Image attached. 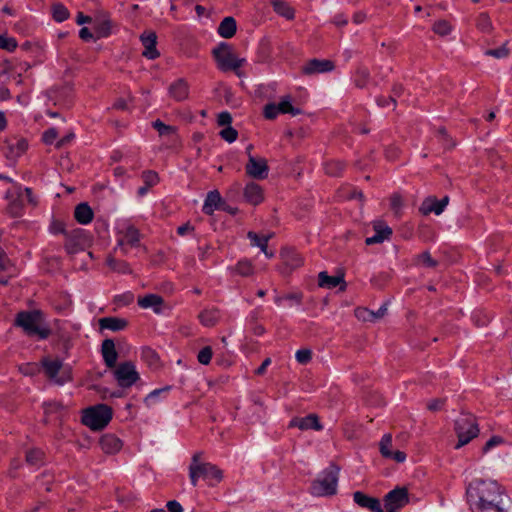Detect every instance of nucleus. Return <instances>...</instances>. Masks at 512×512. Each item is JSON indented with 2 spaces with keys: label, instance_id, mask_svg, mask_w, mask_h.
<instances>
[{
  "label": "nucleus",
  "instance_id": "obj_41",
  "mask_svg": "<svg viewBox=\"0 0 512 512\" xmlns=\"http://www.w3.org/2000/svg\"><path fill=\"white\" fill-rule=\"evenodd\" d=\"M476 25L482 32H489L492 29V22L487 13H481L477 17Z\"/></svg>",
  "mask_w": 512,
  "mask_h": 512
},
{
  "label": "nucleus",
  "instance_id": "obj_56",
  "mask_svg": "<svg viewBox=\"0 0 512 512\" xmlns=\"http://www.w3.org/2000/svg\"><path fill=\"white\" fill-rule=\"evenodd\" d=\"M57 130L50 128L43 133L42 139L46 144H52L57 138Z\"/></svg>",
  "mask_w": 512,
  "mask_h": 512
},
{
  "label": "nucleus",
  "instance_id": "obj_63",
  "mask_svg": "<svg viewBox=\"0 0 512 512\" xmlns=\"http://www.w3.org/2000/svg\"><path fill=\"white\" fill-rule=\"evenodd\" d=\"M167 508L170 512H182L183 511L181 504L175 500L169 501L167 503Z\"/></svg>",
  "mask_w": 512,
  "mask_h": 512
},
{
  "label": "nucleus",
  "instance_id": "obj_26",
  "mask_svg": "<svg viewBox=\"0 0 512 512\" xmlns=\"http://www.w3.org/2000/svg\"><path fill=\"white\" fill-rule=\"evenodd\" d=\"M318 279H319V286L320 287L332 289V288L337 287L340 284H343L341 286V290L345 289V283H344L343 275L330 276V275L327 274V272L322 271V272L319 273Z\"/></svg>",
  "mask_w": 512,
  "mask_h": 512
},
{
  "label": "nucleus",
  "instance_id": "obj_20",
  "mask_svg": "<svg viewBox=\"0 0 512 512\" xmlns=\"http://www.w3.org/2000/svg\"><path fill=\"white\" fill-rule=\"evenodd\" d=\"M289 427H297L300 430H308V429H314V430H321L322 426L319 423L318 417L314 414H310L306 417L302 418H294L290 421Z\"/></svg>",
  "mask_w": 512,
  "mask_h": 512
},
{
  "label": "nucleus",
  "instance_id": "obj_61",
  "mask_svg": "<svg viewBox=\"0 0 512 512\" xmlns=\"http://www.w3.org/2000/svg\"><path fill=\"white\" fill-rule=\"evenodd\" d=\"M387 313V306L383 304L377 311H373V322L378 321Z\"/></svg>",
  "mask_w": 512,
  "mask_h": 512
},
{
  "label": "nucleus",
  "instance_id": "obj_47",
  "mask_svg": "<svg viewBox=\"0 0 512 512\" xmlns=\"http://www.w3.org/2000/svg\"><path fill=\"white\" fill-rule=\"evenodd\" d=\"M417 263L424 267H430V268L435 267L437 264V262L434 259H432L429 252H423L420 255H418Z\"/></svg>",
  "mask_w": 512,
  "mask_h": 512
},
{
  "label": "nucleus",
  "instance_id": "obj_2",
  "mask_svg": "<svg viewBox=\"0 0 512 512\" xmlns=\"http://www.w3.org/2000/svg\"><path fill=\"white\" fill-rule=\"evenodd\" d=\"M199 457V453L194 454L189 466L191 484L196 486L200 478L207 481L209 485H215L220 482L222 479V471L211 463L200 462Z\"/></svg>",
  "mask_w": 512,
  "mask_h": 512
},
{
  "label": "nucleus",
  "instance_id": "obj_44",
  "mask_svg": "<svg viewBox=\"0 0 512 512\" xmlns=\"http://www.w3.org/2000/svg\"><path fill=\"white\" fill-rule=\"evenodd\" d=\"M503 505V497L496 499V501H487L485 503L474 504L471 507L472 512H478L481 509L495 508Z\"/></svg>",
  "mask_w": 512,
  "mask_h": 512
},
{
  "label": "nucleus",
  "instance_id": "obj_49",
  "mask_svg": "<svg viewBox=\"0 0 512 512\" xmlns=\"http://www.w3.org/2000/svg\"><path fill=\"white\" fill-rule=\"evenodd\" d=\"M212 349L210 346H206L203 349H201L197 355V359L199 363L203 365H207L210 363L212 358Z\"/></svg>",
  "mask_w": 512,
  "mask_h": 512
},
{
  "label": "nucleus",
  "instance_id": "obj_51",
  "mask_svg": "<svg viewBox=\"0 0 512 512\" xmlns=\"http://www.w3.org/2000/svg\"><path fill=\"white\" fill-rule=\"evenodd\" d=\"M278 105L275 103H268L264 107V116L267 119H275L278 114H280V111L278 110Z\"/></svg>",
  "mask_w": 512,
  "mask_h": 512
},
{
  "label": "nucleus",
  "instance_id": "obj_45",
  "mask_svg": "<svg viewBox=\"0 0 512 512\" xmlns=\"http://www.w3.org/2000/svg\"><path fill=\"white\" fill-rule=\"evenodd\" d=\"M69 16L67 8L61 4L54 5L53 7V18L57 22H63Z\"/></svg>",
  "mask_w": 512,
  "mask_h": 512
},
{
  "label": "nucleus",
  "instance_id": "obj_22",
  "mask_svg": "<svg viewBox=\"0 0 512 512\" xmlns=\"http://www.w3.org/2000/svg\"><path fill=\"white\" fill-rule=\"evenodd\" d=\"M137 303L143 309H152L157 314L162 312L163 298L157 294L139 297Z\"/></svg>",
  "mask_w": 512,
  "mask_h": 512
},
{
  "label": "nucleus",
  "instance_id": "obj_60",
  "mask_svg": "<svg viewBox=\"0 0 512 512\" xmlns=\"http://www.w3.org/2000/svg\"><path fill=\"white\" fill-rule=\"evenodd\" d=\"M377 104L381 107H388L390 104L393 106L395 105V98L394 97H379L377 99Z\"/></svg>",
  "mask_w": 512,
  "mask_h": 512
},
{
  "label": "nucleus",
  "instance_id": "obj_58",
  "mask_svg": "<svg viewBox=\"0 0 512 512\" xmlns=\"http://www.w3.org/2000/svg\"><path fill=\"white\" fill-rule=\"evenodd\" d=\"M231 121H232V117H231L230 113H228V112H221L218 115L217 122L220 126L228 127V126H230Z\"/></svg>",
  "mask_w": 512,
  "mask_h": 512
},
{
  "label": "nucleus",
  "instance_id": "obj_30",
  "mask_svg": "<svg viewBox=\"0 0 512 512\" xmlns=\"http://www.w3.org/2000/svg\"><path fill=\"white\" fill-rule=\"evenodd\" d=\"M100 329L111 331H121L127 326V321L117 317H104L99 319Z\"/></svg>",
  "mask_w": 512,
  "mask_h": 512
},
{
  "label": "nucleus",
  "instance_id": "obj_31",
  "mask_svg": "<svg viewBox=\"0 0 512 512\" xmlns=\"http://www.w3.org/2000/svg\"><path fill=\"white\" fill-rule=\"evenodd\" d=\"M75 219L83 225L90 223L93 219V211L87 203H80L74 212Z\"/></svg>",
  "mask_w": 512,
  "mask_h": 512
},
{
  "label": "nucleus",
  "instance_id": "obj_35",
  "mask_svg": "<svg viewBox=\"0 0 512 512\" xmlns=\"http://www.w3.org/2000/svg\"><path fill=\"white\" fill-rule=\"evenodd\" d=\"M247 237L250 240L251 245L259 247L261 251H265L272 234L259 236L257 233L250 231L248 232Z\"/></svg>",
  "mask_w": 512,
  "mask_h": 512
},
{
  "label": "nucleus",
  "instance_id": "obj_43",
  "mask_svg": "<svg viewBox=\"0 0 512 512\" xmlns=\"http://www.w3.org/2000/svg\"><path fill=\"white\" fill-rule=\"evenodd\" d=\"M17 47V41L15 38L7 36V35H0V48L4 49L6 51L12 52Z\"/></svg>",
  "mask_w": 512,
  "mask_h": 512
},
{
  "label": "nucleus",
  "instance_id": "obj_25",
  "mask_svg": "<svg viewBox=\"0 0 512 512\" xmlns=\"http://www.w3.org/2000/svg\"><path fill=\"white\" fill-rule=\"evenodd\" d=\"M244 197L248 203L258 205L263 200L262 188L254 182H249L245 186Z\"/></svg>",
  "mask_w": 512,
  "mask_h": 512
},
{
  "label": "nucleus",
  "instance_id": "obj_4",
  "mask_svg": "<svg viewBox=\"0 0 512 512\" xmlns=\"http://www.w3.org/2000/svg\"><path fill=\"white\" fill-rule=\"evenodd\" d=\"M213 55L217 62V66L221 71L227 72L233 70L236 72L237 76H240L238 69L246 62V60L236 56L229 44L221 42L216 48H214Z\"/></svg>",
  "mask_w": 512,
  "mask_h": 512
},
{
  "label": "nucleus",
  "instance_id": "obj_57",
  "mask_svg": "<svg viewBox=\"0 0 512 512\" xmlns=\"http://www.w3.org/2000/svg\"><path fill=\"white\" fill-rule=\"evenodd\" d=\"M503 442V439L499 436H494L492 438H490L486 444L484 445L483 447V451L486 453L488 452L489 450H491L492 448L500 445L501 443Z\"/></svg>",
  "mask_w": 512,
  "mask_h": 512
},
{
  "label": "nucleus",
  "instance_id": "obj_15",
  "mask_svg": "<svg viewBox=\"0 0 512 512\" xmlns=\"http://www.w3.org/2000/svg\"><path fill=\"white\" fill-rule=\"evenodd\" d=\"M391 447H392V436H391V434H385L379 443V449H380L381 455L385 458H391L398 463L404 462L406 459V454L402 451L393 452L391 450Z\"/></svg>",
  "mask_w": 512,
  "mask_h": 512
},
{
  "label": "nucleus",
  "instance_id": "obj_36",
  "mask_svg": "<svg viewBox=\"0 0 512 512\" xmlns=\"http://www.w3.org/2000/svg\"><path fill=\"white\" fill-rule=\"evenodd\" d=\"M108 267L118 273L127 274L130 273L129 264L125 261L117 260L113 257H109L106 261Z\"/></svg>",
  "mask_w": 512,
  "mask_h": 512
},
{
  "label": "nucleus",
  "instance_id": "obj_52",
  "mask_svg": "<svg viewBox=\"0 0 512 512\" xmlns=\"http://www.w3.org/2000/svg\"><path fill=\"white\" fill-rule=\"evenodd\" d=\"M285 263L291 269H295L302 264V258L300 257V255H298L296 253H291V254L285 256Z\"/></svg>",
  "mask_w": 512,
  "mask_h": 512
},
{
  "label": "nucleus",
  "instance_id": "obj_18",
  "mask_svg": "<svg viewBox=\"0 0 512 512\" xmlns=\"http://www.w3.org/2000/svg\"><path fill=\"white\" fill-rule=\"evenodd\" d=\"M354 501L361 507L371 512H384L380 501L377 498L369 497L366 494L357 491L353 494Z\"/></svg>",
  "mask_w": 512,
  "mask_h": 512
},
{
  "label": "nucleus",
  "instance_id": "obj_10",
  "mask_svg": "<svg viewBox=\"0 0 512 512\" xmlns=\"http://www.w3.org/2000/svg\"><path fill=\"white\" fill-rule=\"evenodd\" d=\"M383 501L384 512H399L409 502L408 490L405 487H396L385 495Z\"/></svg>",
  "mask_w": 512,
  "mask_h": 512
},
{
  "label": "nucleus",
  "instance_id": "obj_9",
  "mask_svg": "<svg viewBox=\"0 0 512 512\" xmlns=\"http://www.w3.org/2000/svg\"><path fill=\"white\" fill-rule=\"evenodd\" d=\"M41 315L38 311H23L17 314L15 324L21 327L28 335L39 334L41 338L46 337V333L40 329Z\"/></svg>",
  "mask_w": 512,
  "mask_h": 512
},
{
  "label": "nucleus",
  "instance_id": "obj_54",
  "mask_svg": "<svg viewBox=\"0 0 512 512\" xmlns=\"http://www.w3.org/2000/svg\"><path fill=\"white\" fill-rule=\"evenodd\" d=\"M295 358L300 364H306L311 360L312 352L309 349H300L296 352Z\"/></svg>",
  "mask_w": 512,
  "mask_h": 512
},
{
  "label": "nucleus",
  "instance_id": "obj_64",
  "mask_svg": "<svg viewBox=\"0 0 512 512\" xmlns=\"http://www.w3.org/2000/svg\"><path fill=\"white\" fill-rule=\"evenodd\" d=\"M79 37L85 41H89L93 38V35L88 28L83 27L79 31Z\"/></svg>",
  "mask_w": 512,
  "mask_h": 512
},
{
  "label": "nucleus",
  "instance_id": "obj_1",
  "mask_svg": "<svg viewBox=\"0 0 512 512\" xmlns=\"http://www.w3.org/2000/svg\"><path fill=\"white\" fill-rule=\"evenodd\" d=\"M466 494L470 506L491 500L496 501L503 497L500 487L495 481L481 479L472 481L467 487Z\"/></svg>",
  "mask_w": 512,
  "mask_h": 512
},
{
  "label": "nucleus",
  "instance_id": "obj_23",
  "mask_svg": "<svg viewBox=\"0 0 512 512\" xmlns=\"http://www.w3.org/2000/svg\"><path fill=\"white\" fill-rule=\"evenodd\" d=\"M102 356L107 367L113 368L116 365L118 353L115 349V344L112 339H105L102 342Z\"/></svg>",
  "mask_w": 512,
  "mask_h": 512
},
{
  "label": "nucleus",
  "instance_id": "obj_40",
  "mask_svg": "<svg viewBox=\"0 0 512 512\" xmlns=\"http://www.w3.org/2000/svg\"><path fill=\"white\" fill-rule=\"evenodd\" d=\"M235 271L241 276H249L253 274L254 268L249 260H240L236 266Z\"/></svg>",
  "mask_w": 512,
  "mask_h": 512
},
{
  "label": "nucleus",
  "instance_id": "obj_24",
  "mask_svg": "<svg viewBox=\"0 0 512 512\" xmlns=\"http://www.w3.org/2000/svg\"><path fill=\"white\" fill-rule=\"evenodd\" d=\"M224 204V201L217 190H213L208 192L204 204H203V212L206 215H212L215 210L220 209L221 205Z\"/></svg>",
  "mask_w": 512,
  "mask_h": 512
},
{
  "label": "nucleus",
  "instance_id": "obj_3",
  "mask_svg": "<svg viewBox=\"0 0 512 512\" xmlns=\"http://www.w3.org/2000/svg\"><path fill=\"white\" fill-rule=\"evenodd\" d=\"M116 231V249L126 255L130 248L140 245L139 230L131 223L130 220L120 219L115 224Z\"/></svg>",
  "mask_w": 512,
  "mask_h": 512
},
{
  "label": "nucleus",
  "instance_id": "obj_62",
  "mask_svg": "<svg viewBox=\"0 0 512 512\" xmlns=\"http://www.w3.org/2000/svg\"><path fill=\"white\" fill-rule=\"evenodd\" d=\"M10 267L11 263L8 257L4 254H0V270L9 271Z\"/></svg>",
  "mask_w": 512,
  "mask_h": 512
},
{
  "label": "nucleus",
  "instance_id": "obj_48",
  "mask_svg": "<svg viewBox=\"0 0 512 512\" xmlns=\"http://www.w3.org/2000/svg\"><path fill=\"white\" fill-rule=\"evenodd\" d=\"M355 316L358 320L363 322H373V311L367 308H357Z\"/></svg>",
  "mask_w": 512,
  "mask_h": 512
},
{
  "label": "nucleus",
  "instance_id": "obj_7",
  "mask_svg": "<svg viewBox=\"0 0 512 512\" xmlns=\"http://www.w3.org/2000/svg\"><path fill=\"white\" fill-rule=\"evenodd\" d=\"M455 432L458 437V442L455 449H460L462 446L468 444L472 439L478 436L479 428L474 416L463 414L455 421Z\"/></svg>",
  "mask_w": 512,
  "mask_h": 512
},
{
  "label": "nucleus",
  "instance_id": "obj_46",
  "mask_svg": "<svg viewBox=\"0 0 512 512\" xmlns=\"http://www.w3.org/2000/svg\"><path fill=\"white\" fill-rule=\"evenodd\" d=\"M485 55L494 57L496 59H503L509 55V50L504 44L499 48L486 50Z\"/></svg>",
  "mask_w": 512,
  "mask_h": 512
},
{
  "label": "nucleus",
  "instance_id": "obj_17",
  "mask_svg": "<svg viewBox=\"0 0 512 512\" xmlns=\"http://www.w3.org/2000/svg\"><path fill=\"white\" fill-rule=\"evenodd\" d=\"M333 68L334 65L329 60L312 59L305 66H303L302 71L306 75H313L329 72Z\"/></svg>",
  "mask_w": 512,
  "mask_h": 512
},
{
  "label": "nucleus",
  "instance_id": "obj_16",
  "mask_svg": "<svg viewBox=\"0 0 512 512\" xmlns=\"http://www.w3.org/2000/svg\"><path fill=\"white\" fill-rule=\"evenodd\" d=\"M375 234L371 237H367L365 243L367 245H373L377 243H382L384 240L388 239L392 234V230L382 221H375L373 224Z\"/></svg>",
  "mask_w": 512,
  "mask_h": 512
},
{
  "label": "nucleus",
  "instance_id": "obj_19",
  "mask_svg": "<svg viewBox=\"0 0 512 512\" xmlns=\"http://www.w3.org/2000/svg\"><path fill=\"white\" fill-rule=\"evenodd\" d=\"M141 42L144 46L143 56L148 59H156L159 52L156 49L157 36L154 32H147L141 35Z\"/></svg>",
  "mask_w": 512,
  "mask_h": 512
},
{
  "label": "nucleus",
  "instance_id": "obj_34",
  "mask_svg": "<svg viewBox=\"0 0 512 512\" xmlns=\"http://www.w3.org/2000/svg\"><path fill=\"white\" fill-rule=\"evenodd\" d=\"M277 105L279 107L278 110L282 114H290L292 116H297L302 112L300 108L293 106L292 99L289 95L283 96Z\"/></svg>",
  "mask_w": 512,
  "mask_h": 512
},
{
  "label": "nucleus",
  "instance_id": "obj_50",
  "mask_svg": "<svg viewBox=\"0 0 512 512\" xmlns=\"http://www.w3.org/2000/svg\"><path fill=\"white\" fill-rule=\"evenodd\" d=\"M220 136L227 142L232 143L237 139L238 132L231 126L225 127L220 132Z\"/></svg>",
  "mask_w": 512,
  "mask_h": 512
},
{
  "label": "nucleus",
  "instance_id": "obj_39",
  "mask_svg": "<svg viewBox=\"0 0 512 512\" xmlns=\"http://www.w3.org/2000/svg\"><path fill=\"white\" fill-rule=\"evenodd\" d=\"M154 129L157 130L160 136H170L175 134V127L166 125L161 120L157 119L152 123Z\"/></svg>",
  "mask_w": 512,
  "mask_h": 512
},
{
  "label": "nucleus",
  "instance_id": "obj_29",
  "mask_svg": "<svg viewBox=\"0 0 512 512\" xmlns=\"http://www.w3.org/2000/svg\"><path fill=\"white\" fill-rule=\"evenodd\" d=\"M28 148V143L25 139H16L8 144L6 156L8 159L15 160L25 153Z\"/></svg>",
  "mask_w": 512,
  "mask_h": 512
},
{
  "label": "nucleus",
  "instance_id": "obj_14",
  "mask_svg": "<svg viewBox=\"0 0 512 512\" xmlns=\"http://www.w3.org/2000/svg\"><path fill=\"white\" fill-rule=\"evenodd\" d=\"M449 203V197L445 196L441 200H438L434 196H428L423 200L419 207V211L423 215H429L430 213H434L435 215H440L443 213L445 208Z\"/></svg>",
  "mask_w": 512,
  "mask_h": 512
},
{
  "label": "nucleus",
  "instance_id": "obj_42",
  "mask_svg": "<svg viewBox=\"0 0 512 512\" xmlns=\"http://www.w3.org/2000/svg\"><path fill=\"white\" fill-rule=\"evenodd\" d=\"M433 31L440 36H446L450 34L452 27L446 20H439L434 24Z\"/></svg>",
  "mask_w": 512,
  "mask_h": 512
},
{
  "label": "nucleus",
  "instance_id": "obj_38",
  "mask_svg": "<svg viewBox=\"0 0 512 512\" xmlns=\"http://www.w3.org/2000/svg\"><path fill=\"white\" fill-rule=\"evenodd\" d=\"M169 387L155 389L152 392H150L144 399V402L147 407H152L157 402H159L160 396L163 394H167L169 391Z\"/></svg>",
  "mask_w": 512,
  "mask_h": 512
},
{
  "label": "nucleus",
  "instance_id": "obj_11",
  "mask_svg": "<svg viewBox=\"0 0 512 512\" xmlns=\"http://www.w3.org/2000/svg\"><path fill=\"white\" fill-rule=\"evenodd\" d=\"M42 365L49 379L57 384H64L70 379L69 369L63 366L62 361L45 358L42 361Z\"/></svg>",
  "mask_w": 512,
  "mask_h": 512
},
{
  "label": "nucleus",
  "instance_id": "obj_32",
  "mask_svg": "<svg viewBox=\"0 0 512 512\" xmlns=\"http://www.w3.org/2000/svg\"><path fill=\"white\" fill-rule=\"evenodd\" d=\"M220 318V313L216 308L204 309L199 314V320L206 327L214 326Z\"/></svg>",
  "mask_w": 512,
  "mask_h": 512
},
{
  "label": "nucleus",
  "instance_id": "obj_6",
  "mask_svg": "<svg viewBox=\"0 0 512 512\" xmlns=\"http://www.w3.org/2000/svg\"><path fill=\"white\" fill-rule=\"evenodd\" d=\"M338 468L330 466L325 469L313 482L311 492L315 496H330L336 493L338 483Z\"/></svg>",
  "mask_w": 512,
  "mask_h": 512
},
{
  "label": "nucleus",
  "instance_id": "obj_55",
  "mask_svg": "<svg viewBox=\"0 0 512 512\" xmlns=\"http://www.w3.org/2000/svg\"><path fill=\"white\" fill-rule=\"evenodd\" d=\"M369 77V72L365 68H360L357 71L355 83L358 87H364L366 85V81Z\"/></svg>",
  "mask_w": 512,
  "mask_h": 512
},
{
  "label": "nucleus",
  "instance_id": "obj_13",
  "mask_svg": "<svg viewBox=\"0 0 512 512\" xmlns=\"http://www.w3.org/2000/svg\"><path fill=\"white\" fill-rule=\"evenodd\" d=\"M245 170L248 176L258 180L267 178L269 172L267 161L264 158H257L251 154H249Z\"/></svg>",
  "mask_w": 512,
  "mask_h": 512
},
{
  "label": "nucleus",
  "instance_id": "obj_28",
  "mask_svg": "<svg viewBox=\"0 0 512 512\" xmlns=\"http://www.w3.org/2000/svg\"><path fill=\"white\" fill-rule=\"evenodd\" d=\"M169 95L176 101H182L188 97V84L183 79H178L169 87Z\"/></svg>",
  "mask_w": 512,
  "mask_h": 512
},
{
  "label": "nucleus",
  "instance_id": "obj_8",
  "mask_svg": "<svg viewBox=\"0 0 512 512\" xmlns=\"http://www.w3.org/2000/svg\"><path fill=\"white\" fill-rule=\"evenodd\" d=\"M6 198L8 200L7 211L13 217H19L22 215L25 199L29 203L35 204L32 196V190L27 187H15L14 189L7 191Z\"/></svg>",
  "mask_w": 512,
  "mask_h": 512
},
{
  "label": "nucleus",
  "instance_id": "obj_21",
  "mask_svg": "<svg viewBox=\"0 0 512 512\" xmlns=\"http://www.w3.org/2000/svg\"><path fill=\"white\" fill-rule=\"evenodd\" d=\"M99 445L104 453L114 454L122 448V441L113 434H104L99 440Z\"/></svg>",
  "mask_w": 512,
  "mask_h": 512
},
{
  "label": "nucleus",
  "instance_id": "obj_27",
  "mask_svg": "<svg viewBox=\"0 0 512 512\" xmlns=\"http://www.w3.org/2000/svg\"><path fill=\"white\" fill-rule=\"evenodd\" d=\"M237 30L236 20L231 17H225L218 26V34L225 39L232 38Z\"/></svg>",
  "mask_w": 512,
  "mask_h": 512
},
{
  "label": "nucleus",
  "instance_id": "obj_53",
  "mask_svg": "<svg viewBox=\"0 0 512 512\" xmlns=\"http://www.w3.org/2000/svg\"><path fill=\"white\" fill-rule=\"evenodd\" d=\"M143 181L147 187H153L159 181L158 174L154 171H146L143 173Z\"/></svg>",
  "mask_w": 512,
  "mask_h": 512
},
{
  "label": "nucleus",
  "instance_id": "obj_5",
  "mask_svg": "<svg viewBox=\"0 0 512 512\" xmlns=\"http://www.w3.org/2000/svg\"><path fill=\"white\" fill-rule=\"evenodd\" d=\"M112 409L106 404H97L83 411L82 422L92 430H100L112 419Z\"/></svg>",
  "mask_w": 512,
  "mask_h": 512
},
{
  "label": "nucleus",
  "instance_id": "obj_37",
  "mask_svg": "<svg viewBox=\"0 0 512 512\" xmlns=\"http://www.w3.org/2000/svg\"><path fill=\"white\" fill-rule=\"evenodd\" d=\"M44 453L39 449L29 450L26 454V462L30 466L38 467L43 461Z\"/></svg>",
  "mask_w": 512,
  "mask_h": 512
},
{
  "label": "nucleus",
  "instance_id": "obj_59",
  "mask_svg": "<svg viewBox=\"0 0 512 512\" xmlns=\"http://www.w3.org/2000/svg\"><path fill=\"white\" fill-rule=\"evenodd\" d=\"M444 404V400L442 399H433L431 401H429V403L427 404V408L430 410V411H438L442 408Z\"/></svg>",
  "mask_w": 512,
  "mask_h": 512
},
{
  "label": "nucleus",
  "instance_id": "obj_12",
  "mask_svg": "<svg viewBox=\"0 0 512 512\" xmlns=\"http://www.w3.org/2000/svg\"><path fill=\"white\" fill-rule=\"evenodd\" d=\"M114 377L119 386L127 388L132 386L139 379V374L133 363L124 362L115 369Z\"/></svg>",
  "mask_w": 512,
  "mask_h": 512
},
{
  "label": "nucleus",
  "instance_id": "obj_33",
  "mask_svg": "<svg viewBox=\"0 0 512 512\" xmlns=\"http://www.w3.org/2000/svg\"><path fill=\"white\" fill-rule=\"evenodd\" d=\"M271 4L273 6L274 11L278 15H280V16L288 19V20H291V19L294 18V10H293V8L290 7L289 4L286 3L285 1H283V0H272Z\"/></svg>",
  "mask_w": 512,
  "mask_h": 512
}]
</instances>
